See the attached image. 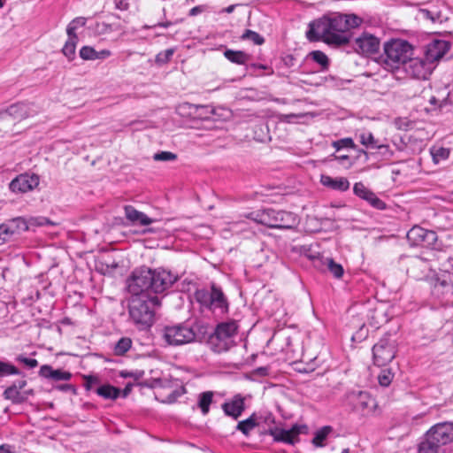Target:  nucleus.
Returning a JSON list of instances; mask_svg holds the SVG:
<instances>
[{"label":"nucleus","instance_id":"42","mask_svg":"<svg viewBox=\"0 0 453 453\" xmlns=\"http://www.w3.org/2000/svg\"><path fill=\"white\" fill-rule=\"evenodd\" d=\"M96 50L90 46H83L80 50V57L83 60H96Z\"/></svg>","mask_w":453,"mask_h":453},{"label":"nucleus","instance_id":"51","mask_svg":"<svg viewBox=\"0 0 453 453\" xmlns=\"http://www.w3.org/2000/svg\"><path fill=\"white\" fill-rule=\"evenodd\" d=\"M120 375L123 378L132 377L135 380H140V379H142L143 377L144 372L142 371V370H136L134 372H124L123 371V372H120Z\"/></svg>","mask_w":453,"mask_h":453},{"label":"nucleus","instance_id":"16","mask_svg":"<svg viewBox=\"0 0 453 453\" xmlns=\"http://www.w3.org/2000/svg\"><path fill=\"white\" fill-rule=\"evenodd\" d=\"M450 44L444 40H434L426 46L424 58L431 64L436 65L443 56L449 50Z\"/></svg>","mask_w":453,"mask_h":453},{"label":"nucleus","instance_id":"12","mask_svg":"<svg viewBox=\"0 0 453 453\" xmlns=\"http://www.w3.org/2000/svg\"><path fill=\"white\" fill-rule=\"evenodd\" d=\"M40 182L36 173H25L18 175L9 184V188L15 194H24L35 189Z\"/></svg>","mask_w":453,"mask_h":453},{"label":"nucleus","instance_id":"29","mask_svg":"<svg viewBox=\"0 0 453 453\" xmlns=\"http://www.w3.org/2000/svg\"><path fill=\"white\" fill-rule=\"evenodd\" d=\"M4 399L11 401L13 404H20L24 403V397L21 395V391L16 388V386L11 385L3 394Z\"/></svg>","mask_w":453,"mask_h":453},{"label":"nucleus","instance_id":"8","mask_svg":"<svg viewBox=\"0 0 453 453\" xmlns=\"http://www.w3.org/2000/svg\"><path fill=\"white\" fill-rule=\"evenodd\" d=\"M196 301L203 308L212 312L225 314L228 311V302L220 288L212 284L211 290L197 289L195 292Z\"/></svg>","mask_w":453,"mask_h":453},{"label":"nucleus","instance_id":"24","mask_svg":"<svg viewBox=\"0 0 453 453\" xmlns=\"http://www.w3.org/2000/svg\"><path fill=\"white\" fill-rule=\"evenodd\" d=\"M5 112L16 119H25L31 115L30 107L25 103H17L9 106Z\"/></svg>","mask_w":453,"mask_h":453},{"label":"nucleus","instance_id":"10","mask_svg":"<svg viewBox=\"0 0 453 453\" xmlns=\"http://www.w3.org/2000/svg\"><path fill=\"white\" fill-rule=\"evenodd\" d=\"M435 65L427 61L424 57H411L403 70L411 78L416 80H427L434 70Z\"/></svg>","mask_w":453,"mask_h":453},{"label":"nucleus","instance_id":"18","mask_svg":"<svg viewBox=\"0 0 453 453\" xmlns=\"http://www.w3.org/2000/svg\"><path fill=\"white\" fill-rule=\"evenodd\" d=\"M353 192L357 196L365 200L371 206L377 210H384L386 208V203L362 182L354 184Z\"/></svg>","mask_w":453,"mask_h":453},{"label":"nucleus","instance_id":"39","mask_svg":"<svg viewBox=\"0 0 453 453\" xmlns=\"http://www.w3.org/2000/svg\"><path fill=\"white\" fill-rule=\"evenodd\" d=\"M311 59L321 65L323 69H327L329 65V59L327 56L320 50H313L310 53Z\"/></svg>","mask_w":453,"mask_h":453},{"label":"nucleus","instance_id":"57","mask_svg":"<svg viewBox=\"0 0 453 453\" xmlns=\"http://www.w3.org/2000/svg\"><path fill=\"white\" fill-rule=\"evenodd\" d=\"M34 395L33 389H27L24 391H21V395L24 397V403L28 399L29 395Z\"/></svg>","mask_w":453,"mask_h":453},{"label":"nucleus","instance_id":"17","mask_svg":"<svg viewBox=\"0 0 453 453\" xmlns=\"http://www.w3.org/2000/svg\"><path fill=\"white\" fill-rule=\"evenodd\" d=\"M307 429L305 425L298 426L294 425L290 429L285 430L282 428H271L269 430V434L273 437L275 441H281L288 444H294L296 441V438L301 434L303 433Z\"/></svg>","mask_w":453,"mask_h":453},{"label":"nucleus","instance_id":"19","mask_svg":"<svg viewBox=\"0 0 453 453\" xmlns=\"http://www.w3.org/2000/svg\"><path fill=\"white\" fill-rule=\"evenodd\" d=\"M245 400V396H242L241 394H236L222 404L221 407L224 413L235 420L238 419L246 409Z\"/></svg>","mask_w":453,"mask_h":453},{"label":"nucleus","instance_id":"6","mask_svg":"<svg viewBox=\"0 0 453 453\" xmlns=\"http://www.w3.org/2000/svg\"><path fill=\"white\" fill-rule=\"evenodd\" d=\"M246 218L270 228L293 229L297 226V216L290 211L266 208L250 212Z\"/></svg>","mask_w":453,"mask_h":453},{"label":"nucleus","instance_id":"47","mask_svg":"<svg viewBox=\"0 0 453 453\" xmlns=\"http://www.w3.org/2000/svg\"><path fill=\"white\" fill-rule=\"evenodd\" d=\"M83 379L86 390H93L95 386H100V380L97 376L85 375Z\"/></svg>","mask_w":453,"mask_h":453},{"label":"nucleus","instance_id":"56","mask_svg":"<svg viewBox=\"0 0 453 453\" xmlns=\"http://www.w3.org/2000/svg\"><path fill=\"white\" fill-rule=\"evenodd\" d=\"M0 453H13L12 447L7 444L1 445Z\"/></svg>","mask_w":453,"mask_h":453},{"label":"nucleus","instance_id":"43","mask_svg":"<svg viewBox=\"0 0 453 453\" xmlns=\"http://www.w3.org/2000/svg\"><path fill=\"white\" fill-rule=\"evenodd\" d=\"M332 145L334 148H335L336 150H340L343 148L354 149L356 147L351 138H343L338 141H334L333 142Z\"/></svg>","mask_w":453,"mask_h":453},{"label":"nucleus","instance_id":"21","mask_svg":"<svg viewBox=\"0 0 453 453\" xmlns=\"http://www.w3.org/2000/svg\"><path fill=\"white\" fill-rule=\"evenodd\" d=\"M320 182L326 188L341 192L346 191L349 188V181L345 177L333 178L329 175L322 174L320 177Z\"/></svg>","mask_w":453,"mask_h":453},{"label":"nucleus","instance_id":"60","mask_svg":"<svg viewBox=\"0 0 453 453\" xmlns=\"http://www.w3.org/2000/svg\"><path fill=\"white\" fill-rule=\"evenodd\" d=\"M201 108L205 111V113L215 114V109L211 106H202Z\"/></svg>","mask_w":453,"mask_h":453},{"label":"nucleus","instance_id":"28","mask_svg":"<svg viewBox=\"0 0 453 453\" xmlns=\"http://www.w3.org/2000/svg\"><path fill=\"white\" fill-rule=\"evenodd\" d=\"M213 395L214 394L212 391H205L198 395L197 406L200 408L203 415L209 413L210 405L212 403Z\"/></svg>","mask_w":453,"mask_h":453},{"label":"nucleus","instance_id":"34","mask_svg":"<svg viewBox=\"0 0 453 453\" xmlns=\"http://www.w3.org/2000/svg\"><path fill=\"white\" fill-rule=\"evenodd\" d=\"M332 427L330 426H325L315 433V435L312 439V443L316 447H323L324 441L326 439L328 434L332 432Z\"/></svg>","mask_w":453,"mask_h":453},{"label":"nucleus","instance_id":"52","mask_svg":"<svg viewBox=\"0 0 453 453\" xmlns=\"http://www.w3.org/2000/svg\"><path fill=\"white\" fill-rule=\"evenodd\" d=\"M19 376H21V379L14 381L12 385L16 386V388L21 391L27 386V382L26 380V375L23 372H21Z\"/></svg>","mask_w":453,"mask_h":453},{"label":"nucleus","instance_id":"25","mask_svg":"<svg viewBox=\"0 0 453 453\" xmlns=\"http://www.w3.org/2000/svg\"><path fill=\"white\" fill-rule=\"evenodd\" d=\"M369 318L372 320V324L375 327L380 326L382 324L387 323L388 321V317L387 315L384 305L380 304L376 306L373 310L370 311Z\"/></svg>","mask_w":453,"mask_h":453},{"label":"nucleus","instance_id":"3","mask_svg":"<svg viewBox=\"0 0 453 453\" xmlns=\"http://www.w3.org/2000/svg\"><path fill=\"white\" fill-rule=\"evenodd\" d=\"M208 335V324L200 320L165 326L162 339L169 346L178 347L202 342Z\"/></svg>","mask_w":453,"mask_h":453},{"label":"nucleus","instance_id":"1","mask_svg":"<svg viewBox=\"0 0 453 453\" xmlns=\"http://www.w3.org/2000/svg\"><path fill=\"white\" fill-rule=\"evenodd\" d=\"M363 19L356 14L334 13L323 16L309 24L306 38L310 42L322 41L329 45L342 46L350 41L347 32L359 27Z\"/></svg>","mask_w":453,"mask_h":453},{"label":"nucleus","instance_id":"26","mask_svg":"<svg viewBox=\"0 0 453 453\" xmlns=\"http://www.w3.org/2000/svg\"><path fill=\"white\" fill-rule=\"evenodd\" d=\"M95 392L101 397L106 400H115L117 399L120 395V389L111 386L110 384H104L101 386H98Z\"/></svg>","mask_w":453,"mask_h":453},{"label":"nucleus","instance_id":"36","mask_svg":"<svg viewBox=\"0 0 453 453\" xmlns=\"http://www.w3.org/2000/svg\"><path fill=\"white\" fill-rule=\"evenodd\" d=\"M325 264L326 265L327 270L337 279L343 275L344 270L342 265L334 262L331 257L325 258Z\"/></svg>","mask_w":453,"mask_h":453},{"label":"nucleus","instance_id":"15","mask_svg":"<svg viewBox=\"0 0 453 453\" xmlns=\"http://www.w3.org/2000/svg\"><path fill=\"white\" fill-rule=\"evenodd\" d=\"M356 50L358 53L370 55L379 52L380 41L375 35L364 32L355 39Z\"/></svg>","mask_w":453,"mask_h":453},{"label":"nucleus","instance_id":"31","mask_svg":"<svg viewBox=\"0 0 453 453\" xmlns=\"http://www.w3.org/2000/svg\"><path fill=\"white\" fill-rule=\"evenodd\" d=\"M25 224L27 226V231L32 227L44 226H55L56 224L50 219L42 216L31 217L28 219H25Z\"/></svg>","mask_w":453,"mask_h":453},{"label":"nucleus","instance_id":"7","mask_svg":"<svg viewBox=\"0 0 453 453\" xmlns=\"http://www.w3.org/2000/svg\"><path fill=\"white\" fill-rule=\"evenodd\" d=\"M237 324L235 321H226L219 323L214 332L208 334V345L215 353L227 351L234 345V337L237 333Z\"/></svg>","mask_w":453,"mask_h":453},{"label":"nucleus","instance_id":"11","mask_svg":"<svg viewBox=\"0 0 453 453\" xmlns=\"http://www.w3.org/2000/svg\"><path fill=\"white\" fill-rule=\"evenodd\" d=\"M426 438L443 448L453 441V423L443 422L434 425L427 431Z\"/></svg>","mask_w":453,"mask_h":453},{"label":"nucleus","instance_id":"22","mask_svg":"<svg viewBox=\"0 0 453 453\" xmlns=\"http://www.w3.org/2000/svg\"><path fill=\"white\" fill-rule=\"evenodd\" d=\"M39 375L56 381L69 380L72 377L71 372L63 371L61 369L53 370L52 367L48 365H43L41 366Z\"/></svg>","mask_w":453,"mask_h":453},{"label":"nucleus","instance_id":"33","mask_svg":"<svg viewBox=\"0 0 453 453\" xmlns=\"http://www.w3.org/2000/svg\"><path fill=\"white\" fill-rule=\"evenodd\" d=\"M257 426L255 414H252L250 418L245 420L240 421L236 429L241 431L244 435L248 436L250 432Z\"/></svg>","mask_w":453,"mask_h":453},{"label":"nucleus","instance_id":"38","mask_svg":"<svg viewBox=\"0 0 453 453\" xmlns=\"http://www.w3.org/2000/svg\"><path fill=\"white\" fill-rule=\"evenodd\" d=\"M87 19L84 17H77L73 19L66 27L67 35H77L75 31L79 27H83L86 25Z\"/></svg>","mask_w":453,"mask_h":453},{"label":"nucleus","instance_id":"32","mask_svg":"<svg viewBox=\"0 0 453 453\" xmlns=\"http://www.w3.org/2000/svg\"><path fill=\"white\" fill-rule=\"evenodd\" d=\"M132 347V340L129 337L120 338L114 345L113 351L117 356L125 355Z\"/></svg>","mask_w":453,"mask_h":453},{"label":"nucleus","instance_id":"59","mask_svg":"<svg viewBox=\"0 0 453 453\" xmlns=\"http://www.w3.org/2000/svg\"><path fill=\"white\" fill-rule=\"evenodd\" d=\"M132 390V385L131 384H127L125 388L123 389V396L126 397L129 395V393L131 392Z\"/></svg>","mask_w":453,"mask_h":453},{"label":"nucleus","instance_id":"62","mask_svg":"<svg viewBox=\"0 0 453 453\" xmlns=\"http://www.w3.org/2000/svg\"><path fill=\"white\" fill-rule=\"evenodd\" d=\"M295 118H296V114H288V115L284 116V119L287 120L288 122H290L292 120V119H295Z\"/></svg>","mask_w":453,"mask_h":453},{"label":"nucleus","instance_id":"4","mask_svg":"<svg viewBox=\"0 0 453 453\" xmlns=\"http://www.w3.org/2000/svg\"><path fill=\"white\" fill-rule=\"evenodd\" d=\"M413 46L406 40L392 39L386 42L380 56L384 69L391 73L399 72L413 56Z\"/></svg>","mask_w":453,"mask_h":453},{"label":"nucleus","instance_id":"5","mask_svg":"<svg viewBox=\"0 0 453 453\" xmlns=\"http://www.w3.org/2000/svg\"><path fill=\"white\" fill-rule=\"evenodd\" d=\"M158 304L157 296L142 295L132 296L129 301L128 313L131 322L139 329L150 328L154 323V307Z\"/></svg>","mask_w":453,"mask_h":453},{"label":"nucleus","instance_id":"13","mask_svg":"<svg viewBox=\"0 0 453 453\" xmlns=\"http://www.w3.org/2000/svg\"><path fill=\"white\" fill-rule=\"evenodd\" d=\"M27 231L25 219L13 218L0 225V245L11 241L15 235Z\"/></svg>","mask_w":453,"mask_h":453},{"label":"nucleus","instance_id":"2","mask_svg":"<svg viewBox=\"0 0 453 453\" xmlns=\"http://www.w3.org/2000/svg\"><path fill=\"white\" fill-rule=\"evenodd\" d=\"M178 277L165 269L152 270L142 266L134 269L127 280V291L132 296L162 293L169 288Z\"/></svg>","mask_w":453,"mask_h":453},{"label":"nucleus","instance_id":"23","mask_svg":"<svg viewBox=\"0 0 453 453\" xmlns=\"http://www.w3.org/2000/svg\"><path fill=\"white\" fill-rule=\"evenodd\" d=\"M359 142L362 145L367 149H379L383 150L385 152H392L389 150V146L387 144L380 143L377 139L374 138L373 134L369 131L361 132L358 134Z\"/></svg>","mask_w":453,"mask_h":453},{"label":"nucleus","instance_id":"61","mask_svg":"<svg viewBox=\"0 0 453 453\" xmlns=\"http://www.w3.org/2000/svg\"><path fill=\"white\" fill-rule=\"evenodd\" d=\"M171 25H172V22H170V21H166V22H159V23H157V25H155V27H160L167 28V27H169Z\"/></svg>","mask_w":453,"mask_h":453},{"label":"nucleus","instance_id":"48","mask_svg":"<svg viewBox=\"0 0 453 453\" xmlns=\"http://www.w3.org/2000/svg\"><path fill=\"white\" fill-rule=\"evenodd\" d=\"M434 160L438 162L441 159H446L449 155V150L445 148H438L432 150Z\"/></svg>","mask_w":453,"mask_h":453},{"label":"nucleus","instance_id":"64","mask_svg":"<svg viewBox=\"0 0 453 453\" xmlns=\"http://www.w3.org/2000/svg\"><path fill=\"white\" fill-rule=\"evenodd\" d=\"M429 103L432 104V105H436L437 103H438V100L436 99L435 96H431V98L429 99Z\"/></svg>","mask_w":453,"mask_h":453},{"label":"nucleus","instance_id":"14","mask_svg":"<svg viewBox=\"0 0 453 453\" xmlns=\"http://www.w3.org/2000/svg\"><path fill=\"white\" fill-rule=\"evenodd\" d=\"M406 237L411 246H429L437 239L435 232L426 230L418 226L411 228L408 231Z\"/></svg>","mask_w":453,"mask_h":453},{"label":"nucleus","instance_id":"37","mask_svg":"<svg viewBox=\"0 0 453 453\" xmlns=\"http://www.w3.org/2000/svg\"><path fill=\"white\" fill-rule=\"evenodd\" d=\"M21 372L13 365L0 360V377L20 375Z\"/></svg>","mask_w":453,"mask_h":453},{"label":"nucleus","instance_id":"40","mask_svg":"<svg viewBox=\"0 0 453 453\" xmlns=\"http://www.w3.org/2000/svg\"><path fill=\"white\" fill-rule=\"evenodd\" d=\"M242 40H250L256 45H262L265 42V39L258 33L247 29L241 36Z\"/></svg>","mask_w":453,"mask_h":453},{"label":"nucleus","instance_id":"27","mask_svg":"<svg viewBox=\"0 0 453 453\" xmlns=\"http://www.w3.org/2000/svg\"><path fill=\"white\" fill-rule=\"evenodd\" d=\"M225 58L230 62L237 65H245L250 58V56L242 50H226Z\"/></svg>","mask_w":453,"mask_h":453},{"label":"nucleus","instance_id":"55","mask_svg":"<svg viewBox=\"0 0 453 453\" xmlns=\"http://www.w3.org/2000/svg\"><path fill=\"white\" fill-rule=\"evenodd\" d=\"M203 12L202 6H195L192 9H190L188 15L189 16H196Z\"/></svg>","mask_w":453,"mask_h":453},{"label":"nucleus","instance_id":"58","mask_svg":"<svg viewBox=\"0 0 453 453\" xmlns=\"http://www.w3.org/2000/svg\"><path fill=\"white\" fill-rule=\"evenodd\" d=\"M333 157H334V159L338 160L341 163H342L346 160H349V157L348 155H340V156L333 155Z\"/></svg>","mask_w":453,"mask_h":453},{"label":"nucleus","instance_id":"9","mask_svg":"<svg viewBox=\"0 0 453 453\" xmlns=\"http://www.w3.org/2000/svg\"><path fill=\"white\" fill-rule=\"evenodd\" d=\"M397 343L390 334H386L372 347L374 365L385 366L395 357Z\"/></svg>","mask_w":453,"mask_h":453},{"label":"nucleus","instance_id":"44","mask_svg":"<svg viewBox=\"0 0 453 453\" xmlns=\"http://www.w3.org/2000/svg\"><path fill=\"white\" fill-rule=\"evenodd\" d=\"M393 373L389 370H383L378 376V380L380 386L382 387H388L392 380H393Z\"/></svg>","mask_w":453,"mask_h":453},{"label":"nucleus","instance_id":"30","mask_svg":"<svg viewBox=\"0 0 453 453\" xmlns=\"http://www.w3.org/2000/svg\"><path fill=\"white\" fill-rule=\"evenodd\" d=\"M77 42V35H68V39L62 49V52L69 60H73L74 58Z\"/></svg>","mask_w":453,"mask_h":453},{"label":"nucleus","instance_id":"35","mask_svg":"<svg viewBox=\"0 0 453 453\" xmlns=\"http://www.w3.org/2000/svg\"><path fill=\"white\" fill-rule=\"evenodd\" d=\"M418 453H444L442 447H440L436 443H432L426 438L423 441L418 447Z\"/></svg>","mask_w":453,"mask_h":453},{"label":"nucleus","instance_id":"45","mask_svg":"<svg viewBox=\"0 0 453 453\" xmlns=\"http://www.w3.org/2000/svg\"><path fill=\"white\" fill-rule=\"evenodd\" d=\"M358 399L357 404L364 410L367 408L371 403H373V399L371 398L367 392L360 391L357 395Z\"/></svg>","mask_w":453,"mask_h":453},{"label":"nucleus","instance_id":"54","mask_svg":"<svg viewBox=\"0 0 453 453\" xmlns=\"http://www.w3.org/2000/svg\"><path fill=\"white\" fill-rule=\"evenodd\" d=\"M111 55L109 50H102L100 51H96V59H105Z\"/></svg>","mask_w":453,"mask_h":453},{"label":"nucleus","instance_id":"20","mask_svg":"<svg viewBox=\"0 0 453 453\" xmlns=\"http://www.w3.org/2000/svg\"><path fill=\"white\" fill-rule=\"evenodd\" d=\"M126 219L132 225L149 226L155 222L154 219L148 217L145 213L137 211L132 205H126L124 207Z\"/></svg>","mask_w":453,"mask_h":453},{"label":"nucleus","instance_id":"50","mask_svg":"<svg viewBox=\"0 0 453 453\" xmlns=\"http://www.w3.org/2000/svg\"><path fill=\"white\" fill-rule=\"evenodd\" d=\"M420 14L422 15V17L424 19H429L432 22H435L440 18V15H439L438 12H431V11L426 10V9H421L420 10Z\"/></svg>","mask_w":453,"mask_h":453},{"label":"nucleus","instance_id":"41","mask_svg":"<svg viewBox=\"0 0 453 453\" xmlns=\"http://www.w3.org/2000/svg\"><path fill=\"white\" fill-rule=\"evenodd\" d=\"M173 53H174L173 49H167L165 50L160 51L159 53L157 54L155 62L157 65L166 64L171 60Z\"/></svg>","mask_w":453,"mask_h":453},{"label":"nucleus","instance_id":"46","mask_svg":"<svg viewBox=\"0 0 453 453\" xmlns=\"http://www.w3.org/2000/svg\"><path fill=\"white\" fill-rule=\"evenodd\" d=\"M176 158L177 155L170 151H160L153 156L155 161H173Z\"/></svg>","mask_w":453,"mask_h":453},{"label":"nucleus","instance_id":"53","mask_svg":"<svg viewBox=\"0 0 453 453\" xmlns=\"http://www.w3.org/2000/svg\"><path fill=\"white\" fill-rule=\"evenodd\" d=\"M114 4L117 9L125 11L128 8V0H114Z\"/></svg>","mask_w":453,"mask_h":453},{"label":"nucleus","instance_id":"63","mask_svg":"<svg viewBox=\"0 0 453 453\" xmlns=\"http://www.w3.org/2000/svg\"><path fill=\"white\" fill-rule=\"evenodd\" d=\"M59 388L61 390H68V389H71L72 388V386L69 385V384H65V385H61L59 386Z\"/></svg>","mask_w":453,"mask_h":453},{"label":"nucleus","instance_id":"49","mask_svg":"<svg viewBox=\"0 0 453 453\" xmlns=\"http://www.w3.org/2000/svg\"><path fill=\"white\" fill-rule=\"evenodd\" d=\"M16 360L26 365L29 368H35L38 365V361L36 359L29 358L27 357H24L23 355L18 356Z\"/></svg>","mask_w":453,"mask_h":453}]
</instances>
